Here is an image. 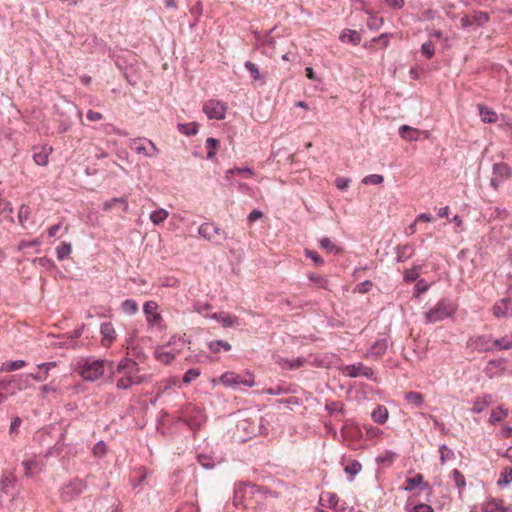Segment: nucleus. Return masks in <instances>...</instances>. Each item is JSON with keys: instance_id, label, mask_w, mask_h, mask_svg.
Segmentation results:
<instances>
[{"instance_id": "1", "label": "nucleus", "mask_w": 512, "mask_h": 512, "mask_svg": "<svg viewBox=\"0 0 512 512\" xmlns=\"http://www.w3.org/2000/svg\"><path fill=\"white\" fill-rule=\"evenodd\" d=\"M140 367L131 358H123L117 365L116 373L122 375L116 382L118 389H128L133 385L146 381L145 376L140 375Z\"/></svg>"}, {"instance_id": "2", "label": "nucleus", "mask_w": 512, "mask_h": 512, "mask_svg": "<svg viewBox=\"0 0 512 512\" xmlns=\"http://www.w3.org/2000/svg\"><path fill=\"white\" fill-rule=\"evenodd\" d=\"M106 365L112 363L100 359H81L77 362L75 371L87 381H95L104 375Z\"/></svg>"}, {"instance_id": "3", "label": "nucleus", "mask_w": 512, "mask_h": 512, "mask_svg": "<svg viewBox=\"0 0 512 512\" xmlns=\"http://www.w3.org/2000/svg\"><path fill=\"white\" fill-rule=\"evenodd\" d=\"M235 497L243 500L245 508H256L266 499V493L257 485L246 484L236 490Z\"/></svg>"}, {"instance_id": "4", "label": "nucleus", "mask_w": 512, "mask_h": 512, "mask_svg": "<svg viewBox=\"0 0 512 512\" xmlns=\"http://www.w3.org/2000/svg\"><path fill=\"white\" fill-rule=\"evenodd\" d=\"M456 311L457 305L451 300L443 298L433 308L425 312L424 317L427 323L433 324L453 316Z\"/></svg>"}, {"instance_id": "5", "label": "nucleus", "mask_w": 512, "mask_h": 512, "mask_svg": "<svg viewBox=\"0 0 512 512\" xmlns=\"http://www.w3.org/2000/svg\"><path fill=\"white\" fill-rule=\"evenodd\" d=\"M218 381L220 384L230 388H236L240 384L247 387H253L255 385L254 374L250 371H246L244 375L227 371L218 378Z\"/></svg>"}, {"instance_id": "6", "label": "nucleus", "mask_w": 512, "mask_h": 512, "mask_svg": "<svg viewBox=\"0 0 512 512\" xmlns=\"http://www.w3.org/2000/svg\"><path fill=\"white\" fill-rule=\"evenodd\" d=\"M87 488L86 482L79 478L65 483L60 489V497L65 502L77 499Z\"/></svg>"}, {"instance_id": "7", "label": "nucleus", "mask_w": 512, "mask_h": 512, "mask_svg": "<svg viewBox=\"0 0 512 512\" xmlns=\"http://www.w3.org/2000/svg\"><path fill=\"white\" fill-rule=\"evenodd\" d=\"M226 103L211 99L203 104V112L209 119L223 120L226 115Z\"/></svg>"}, {"instance_id": "8", "label": "nucleus", "mask_w": 512, "mask_h": 512, "mask_svg": "<svg viewBox=\"0 0 512 512\" xmlns=\"http://www.w3.org/2000/svg\"><path fill=\"white\" fill-rule=\"evenodd\" d=\"M467 346L473 351L491 352L495 351L494 338L491 335L475 336L468 340Z\"/></svg>"}, {"instance_id": "9", "label": "nucleus", "mask_w": 512, "mask_h": 512, "mask_svg": "<svg viewBox=\"0 0 512 512\" xmlns=\"http://www.w3.org/2000/svg\"><path fill=\"white\" fill-rule=\"evenodd\" d=\"M131 149L138 154H143L151 158L156 157L159 154V149L154 142L146 138L134 139L131 144Z\"/></svg>"}, {"instance_id": "10", "label": "nucleus", "mask_w": 512, "mask_h": 512, "mask_svg": "<svg viewBox=\"0 0 512 512\" xmlns=\"http://www.w3.org/2000/svg\"><path fill=\"white\" fill-rule=\"evenodd\" d=\"M199 234L210 242L219 244L226 238V233L212 223H204L199 227Z\"/></svg>"}, {"instance_id": "11", "label": "nucleus", "mask_w": 512, "mask_h": 512, "mask_svg": "<svg viewBox=\"0 0 512 512\" xmlns=\"http://www.w3.org/2000/svg\"><path fill=\"white\" fill-rule=\"evenodd\" d=\"M179 349L173 348L171 344L158 346L154 351V357L161 363L168 365L179 354Z\"/></svg>"}, {"instance_id": "12", "label": "nucleus", "mask_w": 512, "mask_h": 512, "mask_svg": "<svg viewBox=\"0 0 512 512\" xmlns=\"http://www.w3.org/2000/svg\"><path fill=\"white\" fill-rule=\"evenodd\" d=\"M147 322L151 326H161L163 318L158 313V304L155 301H147L143 306Z\"/></svg>"}, {"instance_id": "13", "label": "nucleus", "mask_w": 512, "mask_h": 512, "mask_svg": "<svg viewBox=\"0 0 512 512\" xmlns=\"http://www.w3.org/2000/svg\"><path fill=\"white\" fill-rule=\"evenodd\" d=\"M489 20V15L483 11H475L472 15H465L461 18V26L468 28L473 25L482 26Z\"/></svg>"}, {"instance_id": "14", "label": "nucleus", "mask_w": 512, "mask_h": 512, "mask_svg": "<svg viewBox=\"0 0 512 512\" xmlns=\"http://www.w3.org/2000/svg\"><path fill=\"white\" fill-rule=\"evenodd\" d=\"M101 344L103 347H110L117 338L116 330L111 322H105L100 327Z\"/></svg>"}, {"instance_id": "15", "label": "nucleus", "mask_w": 512, "mask_h": 512, "mask_svg": "<svg viewBox=\"0 0 512 512\" xmlns=\"http://www.w3.org/2000/svg\"><path fill=\"white\" fill-rule=\"evenodd\" d=\"M343 373L349 377L364 376L371 378L373 376V370L370 367H366L363 364L347 365L343 368Z\"/></svg>"}, {"instance_id": "16", "label": "nucleus", "mask_w": 512, "mask_h": 512, "mask_svg": "<svg viewBox=\"0 0 512 512\" xmlns=\"http://www.w3.org/2000/svg\"><path fill=\"white\" fill-rule=\"evenodd\" d=\"M211 318L219 322L224 328L235 327L241 324L240 319L232 313H214L211 315Z\"/></svg>"}, {"instance_id": "17", "label": "nucleus", "mask_w": 512, "mask_h": 512, "mask_svg": "<svg viewBox=\"0 0 512 512\" xmlns=\"http://www.w3.org/2000/svg\"><path fill=\"white\" fill-rule=\"evenodd\" d=\"M493 315L497 318L512 317V299L504 298L493 306Z\"/></svg>"}, {"instance_id": "18", "label": "nucleus", "mask_w": 512, "mask_h": 512, "mask_svg": "<svg viewBox=\"0 0 512 512\" xmlns=\"http://www.w3.org/2000/svg\"><path fill=\"white\" fill-rule=\"evenodd\" d=\"M493 403V396L490 394H484L476 397L471 406L472 413H481L485 411Z\"/></svg>"}, {"instance_id": "19", "label": "nucleus", "mask_w": 512, "mask_h": 512, "mask_svg": "<svg viewBox=\"0 0 512 512\" xmlns=\"http://www.w3.org/2000/svg\"><path fill=\"white\" fill-rule=\"evenodd\" d=\"M387 346L388 343L386 339L377 340L367 351L365 356L372 359H379L386 352Z\"/></svg>"}, {"instance_id": "20", "label": "nucleus", "mask_w": 512, "mask_h": 512, "mask_svg": "<svg viewBox=\"0 0 512 512\" xmlns=\"http://www.w3.org/2000/svg\"><path fill=\"white\" fill-rule=\"evenodd\" d=\"M22 466L25 470V476L33 477L36 474L40 473L43 469V464L39 462L37 459H26L22 462Z\"/></svg>"}, {"instance_id": "21", "label": "nucleus", "mask_w": 512, "mask_h": 512, "mask_svg": "<svg viewBox=\"0 0 512 512\" xmlns=\"http://www.w3.org/2000/svg\"><path fill=\"white\" fill-rule=\"evenodd\" d=\"M399 134L403 139L407 141H417L419 139L420 134H425V136L427 137V132L420 131L408 125H402L399 128Z\"/></svg>"}, {"instance_id": "22", "label": "nucleus", "mask_w": 512, "mask_h": 512, "mask_svg": "<svg viewBox=\"0 0 512 512\" xmlns=\"http://www.w3.org/2000/svg\"><path fill=\"white\" fill-rule=\"evenodd\" d=\"M485 512H512L511 507L504 506L502 500L499 499H490L484 504Z\"/></svg>"}, {"instance_id": "23", "label": "nucleus", "mask_w": 512, "mask_h": 512, "mask_svg": "<svg viewBox=\"0 0 512 512\" xmlns=\"http://www.w3.org/2000/svg\"><path fill=\"white\" fill-rule=\"evenodd\" d=\"M508 415L509 410L505 408L503 405H499L496 408L492 409L490 417L488 419V423L491 425H495L496 423L506 419Z\"/></svg>"}, {"instance_id": "24", "label": "nucleus", "mask_w": 512, "mask_h": 512, "mask_svg": "<svg viewBox=\"0 0 512 512\" xmlns=\"http://www.w3.org/2000/svg\"><path fill=\"white\" fill-rule=\"evenodd\" d=\"M33 375L34 374H19L14 376V378H16V381H14L16 388L10 391V395H14L16 391L27 389L30 385V379H33Z\"/></svg>"}, {"instance_id": "25", "label": "nucleus", "mask_w": 512, "mask_h": 512, "mask_svg": "<svg viewBox=\"0 0 512 512\" xmlns=\"http://www.w3.org/2000/svg\"><path fill=\"white\" fill-rule=\"evenodd\" d=\"M371 418L377 424H385L389 418V411L385 406L378 405L372 411Z\"/></svg>"}, {"instance_id": "26", "label": "nucleus", "mask_w": 512, "mask_h": 512, "mask_svg": "<svg viewBox=\"0 0 512 512\" xmlns=\"http://www.w3.org/2000/svg\"><path fill=\"white\" fill-rule=\"evenodd\" d=\"M415 252V249L412 245L405 244L398 246L396 248V260L398 262H405L410 259Z\"/></svg>"}, {"instance_id": "27", "label": "nucleus", "mask_w": 512, "mask_h": 512, "mask_svg": "<svg viewBox=\"0 0 512 512\" xmlns=\"http://www.w3.org/2000/svg\"><path fill=\"white\" fill-rule=\"evenodd\" d=\"M478 110H479V115L481 117V120L483 122L495 123L498 121V115L494 110H492L482 104L478 105Z\"/></svg>"}, {"instance_id": "28", "label": "nucleus", "mask_w": 512, "mask_h": 512, "mask_svg": "<svg viewBox=\"0 0 512 512\" xmlns=\"http://www.w3.org/2000/svg\"><path fill=\"white\" fill-rule=\"evenodd\" d=\"M320 503L323 506H326V507H329L332 509H337V505L339 503V497L335 493L325 492V493H322L320 496Z\"/></svg>"}, {"instance_id": "29", "label": "nucleus", "mask_w": 512, "mask_h": 512, "mask_svg": "<svg viewBox=\"0 0 512 512\" xmlns=\"http://www.w3.org/2000/svg\"><path fill=\"white\" fill-rule=\"evenodd\" d=\"M493 172L495 177L501 180L508 179L512 175L511 169L506 163L495 164L493 167Z\"/></svg>"}, {"instance_id": "30", "label": "nucleus", "mask_w": 512, "mask_h": 512, "mask_svg": "<svg viewBox=\"0 0 512 512\" xmlns=\"http://www.w3.org/2000/svg\"><path fill=\"white\" fill-rule=\"evenodd\" d=\"M26 366L24 360L8 361L4 362L0 367V372H13Z\"/></svg>"}, {"instance_id": "31", "label": "nucleus", "mask_w": 512, "mask_h": 512, "mask_svg": "<svg viewBox=\"0 0 512 512\" xmlns=\"http://www.w3.org/2000/svg\"><path fill=\"white\" fill-rule=\"evenodd\" d=\"M51 150V148L42 147L41 150L33 156L35 163L40 166L47 165Z\"/></svg>"}, {"instance_id": "32", "label": "nucleus", "mask_w": 512, "mask_h": 512, "mask_svg": "<svg viewBox=\"0 0 512 512\" xmlns=\"http://www.w3.org/2000/svg\"><path fill=\"white\" fill-rule=\"evenodd\" d=\"M56 366H57V363L55 361L39 364L38 368L41 370H44V372L42 374H34L33 379H35L36 381L46 380L48 377L49 370Z\"/></svg>"}, {"instance_id": "33", "label": "nucleus", "mask_w": 512, "mask_h": 512, "mask_svg": "<svg viewBox=\"0 0 512 512\" xmlns=\"http://www.w3.org/2000/svg\"><path fill=\"white\" fill-rule=\"evenodd\" d=\"M340 40L342 42H351L354 45H358L360 43L361 37L358 32L354 30H345L340 35Z\"/></svg>"}, {"instance_id": "34", "label": "nucleus", "mask_w": 512, "mask_h": 512, "mask_svg": "<svg viewBox=\"0 0 512 512\" xmlns=\"http://www.w3.org/2000/svg\"><path fill=\"white\" fill-rule=\"evenodd\" d=\"M406 401L416 407H420L424 403V396L415 391H410L405 394Z\"/></svg>"}, {"instance_id": "35", "label": "nucleus", "mask_w": 512, "mask_h": 512, "mask_svg": "<svg viewBox=\"0 0 512 512\" xmlns=\"http://www.w3.org/2000/svg\"><path fill=\"white\" fill-rule=\"evenodd\" d=\"M245 68L250 72L254 82H259L261 85L264 84L263 76L260 74L258 67L251 61L245 63Z\"/></svg>"}, {"instance_id": "36", "label": "nucleus", "mask_w": 512, "mask_h": 512, "mask_svg": "<svg viewBox=\"0 0 512 512\" xmlns=\"http://www.w3.org/2000/svg\"><path fill=\"white\" fill-rule=\"evenodd\" d=\"M495 351L496 350H509L512 349V332L509 336H504L499 339H494Z\"/></svg>"}, {"instance_id": "37", "label": "nucleus", "mask_w": 512, "mask_h": 512, "mask_svg": "<svg viewBox=\"0 0 512 512\" xmlns=\"http://www.w3.org/2000/svg\"><path fill=\"white\" fill-rule=\"evenodd\" d=\"M168 216H169L168 211L160 208L151 213L150 219L155 225H160L168 218Z\"/></svg>"}, {"instance_id": "38", "label": "nucleus", "mask_w": 512, "mask_h": 512, "mask_svg": "<svg viewBox=\"0 0 512 512\" xmlns=\"http://www.w3.org/2000/svg\"><path fill=\"white\" fill-rule=\"evenodd\" d=\"M209 349L213 353H219L222 349L224 351L231 350V345L223 340H215L209 343L208 345Z\"/></svg>"}, {"instance_id": "39", "label": "nucleus", "mask_w": 512, "mask_h": 512, "mask_svg": "<svg viewBox=\"0 0 512 512\" xmlns=\"http://www.w3.org/2000/svg\"><path fill=\"white\" fill-rule=\"evenodd\" d=\"M502 370L501 362L497 360H491L488 362L485 372L489 377L499 375Z\"/></svg>"}, {"instance_id": "40", "label": "nucleus", "mask_w": 512, "mask_h": 512, "mask_svg": "<svg viewBox=\"0 0 512 512\" xmlns=\"http://www.w3.org/2000/svg\"><path fill=\"white\" fill-rule=\"evenodd\" d=\"M512 482V467H505L497 481L499 486H507Z\"/></svg>"}, {"instance_id": "41", "label": "nucleus", "mask_w": 512, "mask_h": 512, "mask_svg": "<svg viewBox=\"0 0 512 512\" xmlns=\"http://www.w3.org/2000/svg\"><path fill=\"white\" fill-rule=\"evenodd\" d=\"M72 251V246L70 243L62 242L57 248H56V254L58 260H63L66 257L70 255Z\"/></svg>"}, {"instance_id": "42", "label": "nucleus", "mask_w": 512, "mask_h": 512, "mask_svg": "<svg viewBox=\"0 0 512 512\" xmlns=\"http://www.w3.org/2000/svg\"><path fill=\"white\" fill-rule=\"evenodd\" d=\"M396 457L397 455L395 452L386 450L377 457L376 461L377 463L391 465L395 461Z\"/></svg>"}, {"instance_id": "43", "label": "nucleus", "mask_w": 512, "mask_h": 512, "mask_svg": "<svg viewBox=\"0 0 512 512\" xmlns=\"http://www.w3.org/2000/svg\"><path fill=\"white\" fill-rule=\"evenodd\" d=\"M364 430L368 439H380L384 435L383 430L372 425H364Z\"/></svg>"}, {"instance_id": "44", "label": "nucleus", "mask_w": 512, "mask_h": 512, "mask_svg": "<svg viewBox=\"0 0 512 512\" xmlns=\"http://www.w3.org/2000/svg\"><path fill=\"white\" fill-rule=\"evenodd\" d=\"M423 482V475L416 474L414 477L407 478L405 481L404 489L407 491H411L417 486H419Z\"/></svg>"}, {"instance_id": "45", "label": "nucleus", "mask_w": 512, "mask_h": 512, "mask_svg": "<svg viewBox=\"0 0 512 512\" xmlns=\"http://www.w3.org/2000/svg\"><path fill=\"white\" fill-rule=\"evenodd\" d=\"M319 246L321 249L326 250L327 252H334L337 253L339 251L336 244L328 237H323L319 241Z\"/></svg>"}, {"instance_id": "46", "label": "nucleus", "mask_w": 512, "mask_h": 512, "mask_svg": "<svg viewBox=\"0 0 512 512\" xmlns=\"http://www.w3.org/2000/svg\"><path fill=\"white\" fill-rule=\"evenodd\" d=\"M309 280H311L317 287L323 288V289H329L328 287V280L325 276L319 275V274H309L308 276Z\"/></svg>"}, {"instance_id": "47", "label": "nucleus", "mask_w": 512, "mask_h": 512, "mask_svg": "<svg viewBox=\"0 0 512 512\" xmlns=\"http://www.w3.org/2000/svg\"><path fill=\"white\" fill-rule=\"evenodd\" d=\"M179 132L185 135H195L198 132V124L195 122L178 125Z\"/></svg>"}, {"instance_id": "48", "label": "nucleus", "mask_w": 512, "mask_h": 512, "mask_svg": "<svg viewBox=\"0 0 512 512\" xmlns=\"http://www.w3.org/2000/svg\"><path fill=\"white\" fill-rule=\"evenodd\" d=\"M421 271V266H413L411 269H407L404 271V280L407 282H413L417 280L419 273Z\"/></svg>"}, {"instance_id": "49", "label": "nucleus", "mask_w": 512, "mask_h": 512, "mask_svg": "<svg viewBox=\"0 0 512 512\" xmlns=\"http://www.w3.org/2000/svg\"><path fill=\"white\" fill-rule=\"evenodd\" d=\"M441 464L444 465L447 461L454 458V452L446 445H441L439 448Z\"/></svg>"}, {"instance_id": "50", "label": "nucleus", "mask_w": 512, "mask_h": 512, "mask_svg": "<svg viewBox=\"0 0 512 512\" xmlns=\"http://www.w3.org/2000/svg\"><path fill=\"white\" fill-rule=\"evenodd\" d=\"M344 439L348 440L360 433V429L357 426L346 424L341 430Z\"/></svg>"}, {"instance_id": "51", "label": "nucleus", "mask_w": 512, "mask_h": 512, "mask_svg": "<svg viewBox=\"0 0 512 512\" xmlns=\"http://www.w3.org/2000/svg\"><path fill=\"white\" fill-rule=\"evenodd\" d=\"M122 309L127 314H135L138 311V304L133 299H127L122 303Z\"/></svg>"}, {"instance_id": "52", "label": "nucleus", "mask_w": 512, "mask_h": 512, "mask_svg": "<svg viewBox=\"0 0 512 512\" xmlns=\"http://www.w3.org/2000/svg\"><path fill=\"white\" fill-rule=\"evenodd\" d=\"M362 469V465L360 462L353 460L345 467V472L349 474L351 477L357 475Z\"/></svg>"}, {"instance_id": "53", "label": "nucleus", "mask_w": 512, "mask_h": 512, "mask_svg": "<svg viewBox=\"0 0 512 512\" xmlns=\"http://www.w3.org/2000/svg\"><path fill=\"white\" fill-rule=\"evenodd\" d=\"M304 360L301 358H297L295 360H281L279 364L286 369H295L299 368L303 365Z\"/></svg>"}, {"instance_id": "54", "label": "nucleus", "mask_w": 512, "mask_h": 512, "mask_svg": "<svg viewBox=\"0 0 512 512\" xmlns=\"http://www.w3.org/2000/svg\"><path fill=\"white\" fill-rule=\"evenodd\" d=\"M451 476L455 482V485L459 488V489H463L466 485V481H465V477L464 475L457 469H454L452 472H451Z\"/></svg>"}, {"instance_id": "55", "label": "nucleus", "mask_w": 512, "mask_h": 512, "mask_svg": "<svg viewBox=\"0 0 512 512\" xmlns=\"http://www.w3.org/2000/svg\"><path fill=\"white\" fill-rule=\"evenodd\" d=\"M200 376V370L196 368L189 369L183 376V383L189 384Z\"/></svg>"}, {"instance_id": "56", "label": "nucleus", "mask_w": 512, "mask_h": 512, "mask_svg": "<svg viewBox=\"0 0 512 512\" xmlns=\"http://www.w3.org/2000/svg\"><path fill=\"white\" fill-rule=\"evenodd\" d=\"M118 203L124 204V210L125 211L127 210L128 205H127V202H126V200L124 198H113V199H110V200L106 201L103 204V209L108 211V210L112 209Z\"/></svg>"}, {"instance_id": "57", "label": "nucleus", "mask_w": 512, "mask_h": 512, "mask_svg": "<svg viewBox=\"0 0 512 512\" xmlns=\"http://www.w3.org/2000/svg\"><path fill=\"white\" fill-rule=\"evenodd\" d=\"M383 181H384L383 176L378 175V174L368 175L362 179V183L366 184V185H368V184L378 185V184H381Z\"/></svg>"}, {"instance_id": "58", "label": "nucleus", "mask_w": 512, "mask_h": 512, "mask_svg": "<svg viewBox=\"0 0 512 512\" xmlns=\"http://www.w3.org/2000/svg\"><path fill=\"white\" fill-rule=\"evenodd\" d=\"M219 142L215 138H208L206 140V146L209 149L207 153V158L212 159L215 156V149L217 148Z\"/></svg>"}, {"instance_id": "59", "label": "nucleus", "mask_w": 512, "mask_h": 512, "mask_svg": "<svg viewBox=\"0 0 512 512\" xmlns=\"http://www.w3.org/2000/svg\"><path fill=\"white\" fill-rule=\"evenodd\" d=\"M305 255L306 257L310 258L317 266H322L324 264V260L314 250L306 249Z\"/></svg>"}, {"instance_id": "60", "label": "nucleus", "mask_w": 512, "mask_h": 512, "mask_svg": "<svg viewBox=\"0 0 512 512\" xmlns=\"http://www.w3.org/2000/svg\"><path fill=\"white\" fill-rule=\"evenodd\" d=\"M421 51L426 58H428V59L432 58L435 53L433 43L432 42L423 43L422 47H421Z\"/></svg>"}, {"instance_id": "61", "label": "nucleus", "mask_w": 512, "mask_h": 512, "mask_svg": "<svg viewBox=\"0 0 512 512\" xmlns=\"http://www.w3.org/2000/svg\"><path fill=\"white\" fill-rule=\"evenodd\" d=\"M228 174H234L239 173L245 177H252L254 175V172L250 168H234L227 171Z\"/></svg>"}, {"instance_id": "62", "label": "nucleus", "mask_w": 512, "mask_h": 512, "mask_svg": "<svg viewBox=\"0 0 512 512\" xmlns=\"http://www.w3.org/2000/svg\"><path fill=\"white\" fill-rule=\"evenodd\" d=\"M30 216V209L26 205H21L19 211H18V217L21 223L28 220Z\"/></svg>"}, {"instance_id": "63", "label": "nucleus", "mask_w": 512, "mask_h": 512, "mask_svg": "<svg viewBox=\"0 0 512 512\" xmlns=\"http://www.w3.org/2000/svg\"><path fill=\"white\" fill-rule=\"evenodd\" d=\"M350 179L345 177H338L335 180V186L340 190H346L349 187Z\"/></svg>"}, {"instance_id": "64", "label": "nucleus", "mask_w": 512, "mask_h": 512, "mask_svg": "<svg viewBox=\"0 0 512 512\" xmlns=\"http://www.w3.org/2000/svg\"><path fill=\"white\" fill-rule=\"evenodd\" d=\"M415 289L418 294L425 293L429 289V284L425 280L420 279L417 281Z\"/></svg>"}]
</instances>
